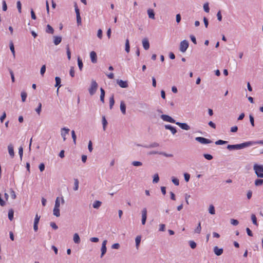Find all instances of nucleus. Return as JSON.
Returning <instances> with one entry per match:
<instances>
[{"label":"nucleus","instance_id":"obj_1","mask_svg":"<svg viewBox=\"0 0 263 263\" xmlns=\"http://www.w3.org/2000/svg\"><path fill=\"white\" fill-rule=\"evenodd\" d=\"M254 145V141H247L240 144L228 145L227 147V149L232 151L235 149H240L247 147H249Z\"/></svg>","mask_w":263,"mask_h":263},{"label":"nucleus","instance_id":"obj_2","mask_svg":"<svg viewBox=\"0 0 263 263\" xmlns=\"http://www.w3.org/2000/svg\"><path fill=\"white\" fill-rule=\"evenodd\" d=\"M253 169L258 177L263 178V165L255 164Z\"/></svg>","mask_w":263,"mask_h":263},{"label":"nucleus","instance_id":"obj_3","mask_svg":"<svg viewBox=\"0 0 263 263\" xmlns=\"http://www.w3.org/2000/svg\"><path fill=\"white\" fill-rule=\"evenodd\" d=\"M98 87V85L97 83L96 82V81L94 80H92L91 82L90 86L89 88L88 89L89 94L91 96L93 95L96 93Z\"/></svg>","mask_w":263,"mask_h":263},{"label":"nucleus","instance_id":"obj_4","mask_svg":"<svg viewBox=\"0 0 263 263\" xmlns=\"http://www.w3.org/2000/svg\"><path fill=\"white\" fill-rule=\"evenodd\" d=\"M189 42L186 40H183L180 42L179 49L182 52H185L189 47Z\"/></svg>","mask_w":263,"mask_h":263},{"label":"nucleus","instance_id":"obj_5","mask_svg":"<svg viewBox=\"0 0 263 263\" xmlns=\"http://www.w3.org/2000/svg\"><path fill=\"white\" fill-rule=\"evenodd\" d=\"M195 140L201 144H209L212 142V141L210 139L202 137H196Z\"/></svg>","mask_w":263,"mask_h":263},{"label":"nucleus","instance_id":"obj_6","mask_svg":"<svg viewBox=\"0 0 263 263\" xmlns=\"http://www.w3.org/2000/svg\"><path fill=\"white\" fill-rule=\"evenodd\" d=\"M161 118L164 121L172 123H176V121L172 118L171 117H170L168 115H162L160 116Z\"/></svg>","mask_w":263,"mask_h":263},{"label":"nucleus","instance_id":"obj_7","mask_svg":"<svg viewBox=\"0 0 263 263\" xmlns=\"http://www.w3.org/2000/svg\"><path fill=\"white\" fill-rule=\"evenodd\" d=\"M175 124L178 125L182 129L189 130L191 129L190 126L185 123L176 122Z\"/></svg>","mask_w":263,"mask_h":263},{"label":"nucleus","instance_id":"obj_8","mask_svg":"<svg viewBox=\"0 0 263 263\" xmlns=\"http://www.w3.org/2000/svg\"><path fill=\"white\" fill-rule=\"evenodd\" d=\"M147 218V210L146 208H143L142 211V219L141 222L143 225L145 224Z\"/></svg>","mask_w":263,"mask_h":263},{"label":"nucleus","instance_id":"obj_9","mask_svg":"<svg viewBox=\"0 0 263 263\" xmlns=\"http://www.w3.org/2000/svg\"><path fill=\"white\" fill-rule=\"evenodd\" d=\"M107 242V241L106 240H104L102 242V247L101 249V258H102L103 256L104 255V254L106 252L107 249H106V245Z\"/></svg>","mask_w":263,"mask_h":263},{"label":"nucleus","instance_id":"obj_10","mask_svg":"<svg viewBox=\"0 0 263 263\" xmlns=\"http://www.w3.org/2000/svg\"><path fill=\"white\" fill-rule=\"evenodd\" d=\"M117 83L120 86V87L126 88L128 87L127 81H124L122 80H117Z\"/></svg>","mask_w":263,"mask_h":263},{"label":"nucleus","instance_id":"obj_11","mask_svg":"<svg viewBox=\"0 0 263 263\" xmlns=\"http://www.w3.org/2000/svg\"><path fill=\"white\" fill-rule=\"evenodd\" d=\"M69 130V128L66 127H63L61 129V136L63 138L64 141L66 140V135L68 134Z\"/></svg>","mask_w":263,"mask_h":263},{"label":"nucleus","instance_id":"obj_12","mask_svg":"<svg viewBox=\"0 0 263 263\" xmlns=\"http://www.w3.org/2000/svg\"><path fill=\"white\" fill-rule=\"evenodd\" d=\"M215 255L217 256L221 255L223 252V250L222 248H219L217 246H215L213 249Z\"/></svg>","mask_w":263,"mask_h":263},{"label":"nucleus","instance_id":"obj_13","mask_svg":"<svg viewBox=\"0 0 263 263\" xmlns=\"http://www.w3.org/2000/svg\"><path fill=\"white\" fill-rule=\"evenodd\" d=\"M55 84L54 85V86L55 87H58L57 88V95L59 94V88L61 87V78L59 77H56L55 78Z\"/></svg>","mask_w":263,"mask_h":263},{"label":"nucleus","instance_id":"obj_14","mask_svg":"<svg viewBox=\"0 0 263 263\" xmlns=\"http://www.w3.org/2000/svg\"><path fill=\"white\" fill-rule=\"evenodd\" d=\"M137 146H143L144 147L147 148H154L156 147L159 146V144L157 142H153L152 144L149 145H142L140 144H137Z\"/></svg>","mask_w":263,"mask_h":263},{"label":"nucleus","instance_id":"obj_15","mask_svg":"<svg viewBox=\"0 0 263 263\" xmlns=\"http://www.w3.org/2000/svg\"><path fill=\"white\" fill-rule=\"evenodd\" d=\"M142 45L145 50H148L149 48V43L147 38H144L143 39Z\"/></svg>","mask_w":263,"mask_h":263},{"label":"nucleus","instance_id":"obj_16","mask_svg":"<svg viewBox=\"0 0 263 263\" xmlns=\"http://www.w3.org/2000/svg\"><path fill=\"white\" fill-rule=\"evenodd\" d=\"M91 61L93 63H96L97 62V56L96 53L92 51L90 53Z\"/></svg>","mask_w":263,"mask_h":263},{"label":"nucleus","instance_id":"obj_17","mask_svg":"<svg viewBox=\"0 0 263 263\" xmlns=\"http://www.w3.org/2000/svg\"><path fill=\"white\" fill-rule=\"evenodd\" d=\"M164 127L166 129L170 130L173 135H175L177 133L176 128L171 125H165Z\"/></svg>","mask_w":263,"mask_h":263},{"label":"nucleus","instance_id":"obj_18","mask_svg":"<svg viewBox=\"0 0 263 263\" xmlns=\"http://www.w3.org/2000/svg\"><path fill=\"white\" fill-rule=\"evenodd\" d=\"M62 41V37L60 36H53V43L55 45H59Z\"/></svg>","mask_w":263,"mask_h":263},{"label":"nucleus","instance_id":"obj_19","mask_svg":"<svg viewBox=\"0 0 263 263\" xmlns=\"http://www.w3.org/2000/svg\"><path fill=\"white\" fill-rule=\"evenodd\" d=\"M120 110L123 115L126 114V105L124 101H121L120 102Z\"/></svg>","mask_w":263,"mask_h":263},{"label":"nucleus","instance_id":"obj_20","mask_svg":"<svg viewBox=\"0 0 263 263\" xmlns=\"http://www.w3.org/2000/svg\"><path fill=\"white\" fill-rule=\"evenodd\" d=\"M147 14L148 15L149 18L152 19H155V12L152 9H148L147 11Z\"/></svg>","mask_w":263,"mask_h":263},{"label":"nucleus","instance_id":"obj_21","mask_svg":"<svg viewBox=\"0 0 263 263\" xmlns=\"http://www.w3.org/2000/svg\"><path fill=\"white\" fill-rule=\"evenodd\" d=\"M8 149L10 156L13 158L14 156V152L12 145L9 144L8 146Z\"/></svg>","mask_w":263,"mask_h":263},{"label":"nucleus","instance_id":"obj_22","mask_svg":"<svg viewBox=\"0 0 263 263\" xmlns=\"http://www.w3.org/2000/svg\"><path fill=\"white\" fill-rule=\"evenodd\" d=\"M101 95H100V101L103 103H104V98L105 95V91L102 88H100Z\"/></svg>","mask_w":263,"mask_h":263},{"label":"nucleus","instance_id":"obj_23","mask_svg":"<svg viewBox=\"0 0 263 263\" xmlns=\"http://www.w3.org/2000/svg\"><path fill=\"white\" fill-rule=\"evenodd\" d=\"M73 241H74V243H77V244H78L80 242V241H81L80 238L78 233H75L73 235Z\"/></svg>","mask_w":263,"mask_h":263},{"label":"nucleus","instance_id":"obj_24","mask_svg":"<svg viewBox=\"0 0 263 263\" xmlns=\"http://www.w3.org/2000/svg\"><path fill=\"white\" fill-rule=\"evenodd\" d=\"M141 240V236L140 235H138L136 237V239H135L136 247L137 249L139 248V246Z\"/></svg>","mask_w":263,"mask_h":263},{"label":"nucleus","instance_id":"obj_25","mask_svg":"<svg viewBox=\"0 0 263 263\" xmlns=\"http://www.w3.org/2000/svg\"><path fill=\"white\" fill-rule=\"evenodd\" d=\"M53 213L54 216L58 217H59L60 216L59 208L54 207Z\"/></svg>","mask_w":263,"mask_h":263},{"label":"nucleus","instance_id":"obj_26","mask_svg":"<svg viewBox=\"0 0 263 263\" xmlns=\"http://www.w3.org/2000/svg\"><path fill=\"white\" fill-rule=\"evenodd\" d=\"M10 49L13 55L14 58H15V49H14V46L13 43H12V41L10 42Z\"/></svg>","mask_w":263,"mask_h":263},{"label":"nucleus","instance_id":"obj_27","mask_svg":"<svg viewBox=\"0 0 263 263\" xmlns=\"http://www.w3.org/2000/svg\"><path fill=\"white\" fill-rule=\"evenodd\" d=\"M46 31L48 33L53 34L54 32V29L50 25L48 24L47 25Z\"/></svg>","mask_w":263,"mask_h":263},{"label":"nucleus","instance_id":"obj_28","mask_svg":"<svg viewBox=\"0 0 263 263\" xmlns=\"http://www.w3.org/2000/svg\"><path fill=\"white\" fill-rule=\"evenodd\" d=\"M101 204L102 202L101 201L96 200L93 202L92 206L95 209H98L101 205Z\"/></svg>","mask_w":263,"mask_h":263},{"label":"nucleus","instance_id":"obj_29","mask_svg":"<svg viewBox=\"0 0 263 263\" xmlns=\"http://www.w3.org/2000/svg\"><path fill=\"white\" fill-rule=\"evenodd\" d=\"M115 104L114 97L112 95L109 98V108L110 109H112L114 105Z\"/></svg>","mask_w":263,"mask_h":263},{"label":"nucleus","instance_id":"obj_30","mask_svg":"<svg viewBox=\"0 0 263 263\" xmlns=\"http://www.w3.org/2000/svg\"><path fill=\"white\" fill-rule=\"evenodd\" d=\"M13 215H14V211L11 209H10L8 211V218L10 220L12 221L13 219Z\"/></svg>","mask_w":263,"mask_h":263},{"label":"nucleus","instance_id":"obj_31","mask_svg":"<svg viewBox=\"0 0 263 263\" xmlns=\"http://www.w3.org/2000/svg\"><path fill=\"white\" fill-rule=\"evenodd\" d=\"M125 50L127 53H128L130 51V45L128 39L126 40Z\"/></svg>","mask_w":263,"mask_h":263},{"label":"nucleus","instance_id":"obj_32","mask_svg":"<svg viewBox=\"0 0 263 263\" xmlns=\"http://www.w3.org/2000/svg\"><path fill=\"white\" fill-rule=\"evenodd\" d=\"M159 181V177L157 173L155 174L153 177V183H157Z\"/></svg>","mask_w":263,"mask_h":263},{"label":"nucleus","instance_id":"obj_33","mask_svg":"<svg viewBox=\"0 0 263 263\" xmlns=\"http://www.w3.org/2000/svg\"><path fill=\"white\" fill-rule=\"evenodd\" d=\"M251 219L253 223L255 226H258V223L257 222V218L255 214H252L251 215Z\"/></svg>","mask_w":263,"mask_h":263},{"label":"nucleus","instance_id":"obj_34","mask_svg":"<svg viewBox=\"0 0 263 263\" xmlns=\"http://www.w3.org/2000/svg\"><path fill=\"white\" fill-rule=\"evenodd\" d=\"M209 212L212 215H214L215 214V208L213 205L211 204L210 205L209 208Z\"/></svg>","mask_w":263,"mask_h":263},{"label":"nucleus","instance_id":"obj_35","mask_svg":"<svg viewBox=\"0 0 263 263\" xmlns=\"http://www.w3.org/2000/svg\"><path fill=\"white\" fill-rule=\"evenodd\" d=\"M201 223H200V222H199L198 223V224L197 228L195 229L194 232L195 233L199 234L201 232Z\"/></svg>","mask_w":263,"mask_h":263},{"label":"nucleus","instance_id":"obj_36","mask_svg":"<svg viewBox=\"0 0 263 263\" xmlns=\"http://www.w3.org/2000/svg\"><path fill=\"white\" fill-rule=\"evenodd\" d=\"M78 65L80 70L81 71L83 68V64L82 60L80 58H78Z\"/></svg>","mask_w":263,"mask_h":263},{"label":"nucleus","instance_id":"obj_37","mask_svg":"<svg viewBox=\"0 0 263 263\" xmlns=\"http://www.w3.org/2000/svg\"><path fill=\"white\" fill-rule=\"evenodd\" d=\"M107 120L105 119V116H103L102 117V124H103V128L104 130H105L106 129V126L107 125Z\"/></svg>","mask_w":263,"mask_h":263},{"label":"nucleus","instance_id":"obj_38","mask_svg":"<svg viewBox=\"0 0 263 263\" xmlns=\"http://www.w3.org/2000/svg\"><path fill=\"white\" fill-rule=\"evenodd\" d=\"M74 182L73 190L74 191H77L78 190V188H79V180L78 179H74Z\"/></svg>","mask_w":263,"mask_h":263},{"label":"nucleus","instance_id":"obj_39","mask_svg":"<svg viewBox=\"0 0 263 263\" xmlns=\"http://www.w3.org/2000/svg\"><path fill=\"white\" fill-rule=\"evenodd\" d=\"M263 183V179H257L255 181V185L256 186H260Z\"/></svg>","mask_w":263,"mask_h":263},{"label":"nucleus","instance_id":"obj_40","mask_svg":"<svg viewBox=\"0 0 263 263\" xmlns=\"http://www.w3.org/2000/svg\"><path fill=\"white\" fill-rule=\"evenodd\" d=\"M189 245H190V247L193 249H194L196 248V246H197V244L193 240H190L189 241Z\"/></svg>","mask_w":263,"mask_h":263},{"label":"nucleus","instance_id":"obj_41","mask_svg":"<svg viewBox=\"0 0 263 263\" xmlns=\"http://www.w3.org/2000/svg\"><path fill=\"white\" fill-rule=\"evenodd\" d=\"M66 53H67V58L69 60H70L71 59V52H70L68 45H67L66 46Z\"/></svg>","mask_w":263,"mask_h":263},{"label":"nucleus","instance_id":"obj_42","mask_svg":"<svg viewBox=\"0 0 263 263\" xmlns=\"http://www.w3.org/2000/svg\"><path fill=\"white\" fill-rule=\"evenodd\" d=\"M74 10L76 13V16L80 15V10L77 6V4L75 2L74 4Z\"/></svg>","mask_w":263,"mask_h":263},{"label":"nucleus","instance_id":"obj_43","mask_svg":"<svg viewBox=\"0 0 263 263\" xmlns=\"http://www.w3.org/2000/svg\"><path fill=\"white\" fill-rule=\"evenodd\" d=\"M27 95L25 91H22L21 92V98L23 102H25L26 101Z\"/></svg>","mask_w":263,"mask_h":263},{"label":"nucleus","instance_id":"obj_44","mask_svg":"<svg viewBox=\"0 0 263 263\" xmlns=\"http://www.w3.org/2000/svg\"><path fill=\"white\" fill-rule=\"evenodd\" d=\"M228 143V141H224L222 140H218L215 142V144L216 145H222Z\"/></svg>","mask_w":263,"mask_h":263},{"label":"nucleus","instance_id":"obj_45","mask_svg":"<svg viewBox=\"0 0 263 263\" xmlns=\"http://www.w3.org/2000/svg\"><path fill=\"white\" fill-rule=\"evenodd\" d=\"M8 70H9V73H10V76H11V78L12 82H15V78H14V75L13 71L12 70V69H11L9 68H8Z\"/></svg>","mask_w":263,"mask_h":263},{"label":"nucleus","instance_id":"obj_46","mask_svg":"<svg viewBox=\"0 0 263 263\" xmlns=\"http://www.w3.org/2000/svg\"><path fill=\"white\" fill-rule=\"evenodd\" d=\"M203 9L205 12L208 13L210 11V8L209 6V4L208 3H205L203 5Z\"/></svg>","mask_w":263,"mask_h":263},{"label":"nucleus","instance_id":"obj_47","mask_svg":"<svg viewBox=\"0 0 263 263\" xmlns=\"http://www.w3.org/2000/svg\"><path fill=\"white\" fill-rule=\"evenodd\" d=\"M172 181L175 185H179V181L178 179L175 177H172Z\"/></svg>","mask_w":263,"mask_h":263},{"label":"nucleus","instance_id":"obj_48","mask_svg":"<svg viewBox=\"0 0 263 263\" xmlns=\"http://www.w3.org/2000/svg\"><path fill=\"white\" fill-rule=\"evenodd\" d=\"M16 6L19 13L22 12V5L20 1H17L16 3Z\"/></svg>","mask_w":263,"mask_h":263},{"label":"nucleus","instance_id":"obj_49","mask_svg":"<svg viewBox=\"0 0 263 263\" xmlns=\"http://www.w3.org/2000/svg\"><path fill=\"white\" fill-rule=\"evenodd\" d=\"M132 165L135 166H139L142 165V163L140 161H134L132 163Z\"/></svg>","mask_w":263,"mask_h":263},{"label":"nucleus","instance_id":"obj_50","mask_svg":"<svg viewBox=\"0 0 263 263\" xmlns=\"http://www.w3.org/2000/svg\"><path fill=\"white\" fill-rule=\"evenodd\" d=\"M71 136H72V138L73 139V143L74 144H76V143L77 136H76V135L75 134V132L74 130H72L71 131Z\"/></svg>","mask_w":263,"mask_h":263},{"label":"nucleus","instance_id":"obj_51","mask_svg":"<svg viewBox=\"0 0 263 263\" xmlns=\"http://www.w3.org/2000/svg\"><path fill=\"white\" fill-rule=\"evenodd\" d=\"M203 157L207 160H211L213 159V156L210 155V154H203Z\"/></svg>","mask_w":263,"mask_h":263},{"label":"nucleus","instance_id":"obj_52","mask_svg":"<svg viewBox=\"0 0 263 263\" xmlns=\"http://www.w3.org/2000/svg\"><path fill=\"white\" fill-rule=\"evenodd\" d=\"M184 177L185 181L187 182L189 181V180L190 179V175L187 173H185L184 174Z\"/></svg>","mask_w":263,"mask_h":263},{"label":"nucleus","instance_id":"obj_53","mask_svg":"<svg viewBox=\"0 0 263 263\" xmlns=\"http://www.w3.org/2000/svg\"><path fill=\"white\" fill-rule=\"evenodd\" d=\"M46 71V65H43L41 68V70H40V73H41V74L43 76L45 72Z\"/></svg>","mask_w":263,"mask_h":263},{"label":"nucleus","instance_id":"obj_54","mask_svg":"<svg viewBox=\"0 0 263 263\" xmlns=\"http://www.w3.org/2000/svg\"><path fill=\"white\" fill-rule=\"evenodd\" d=\"M41 109H42V103H39L37 108H36L35 109V111L39 115H40L41 113Z\"/></svg>","mask_w":263,"mask_h":263},{"label":"nucleus","instance_id":"obj_55","mask_svg":"<svg viewBox=\"0 0 263 263\" xmlns=\"http://www.w3.org/2000/svg\"><path fill=\"white\" fill-rule=\"evenodd\" d=\"M159 155H163V156H164L165 157H173V155H172V154H166V153L163 152H160V153H159Z\"/></svg>","mask_w":263,"mask_h":263},{"label":"nucleus","instance_id":"obj_56","mask_svg":"<svg viewBox=\"0 0 263 263\" xmlns=\"http://www.w3.org/2000/svg\"><path fill=\"white\" fill-rule=\"evenodd\" d=\"M18 154L20 156L21 159H22L23 154V148L22 146H20L18 148Z\"/></svg>","mask_w":263,"mask_h":263},{"label":"nucleus","instance_id":"obj_57","mask_svg":"<svg viewBox=\"0 0 263 263\" xmlns=\"http://www.w3.org/2000/svg\"><path fill=\"white\" fill-rule=\"evenodd\" d=\"M231 223L233 226H237L239 222L237 220L234 219H231Z\"/></svg>","mask_w":263,"mask_h":263},{"label":"nucleus","instance_id":"obj_58","mask_svg":"<svg viewBox=\"0 0 263 263\" xmlns=\"http://www.w3.org/2000/svg\"><path fill=\"white\" fill-rule=\"evenodd\" d=\"M250 122L252 126H254V119L252 115H250L249 116Z\"/></svg>","mask_w":263,"mask_h":263},{"label":"nucleus","instance_id":"obj_59","mask_svg":"<svg viewBox=\"0 0 263 263\" xmlns=\"http://www.w3.org/2000/svg\"><path fill=\"white\" fill-rule=\"evenodd\" d=\"M60 202L59 197H57L55 200V201L54 207L60 208Z\"/></svg>","mask_w":263,"mask_h":263},{"label":"nucleus","instance_id":"obj_60","mask_svg":"<svg viewBox=\"0 0 263 263\" xmlns=\"http://www.w3.org/2000/svg\"><path fill=\"white\" fill-rule=\"evenodd\" d=\"M2 5H3V6H2L3 10L4 11H6L7 10V6L6 1H3V3H2Z\"/></svg>","mask_w":263,"mask_h":263},{"label":"nucleus","instance_id":"obj_61","mask_svg":"<svg viewBox=\"0 0 263 263\" xmlns=\"http://www.w3.org/2000/svg\"><path fill=\"white\" fill-rule=\"evenodd\" d=\"M97 36L100 39H101L102 38V31L101 29H99L98 30L97 32Z\"/></svg>","mask_w":263,"mask_h":263},{"label":"nucleus","instance_id":"obj_62","mask_svg":"<svg viewBox=\"0 0 263 263\" xmlns=\"http://www.w3.org/2000/svg\"><path fill=\"white\" fill-rule=\"evenodd\" d=\"M88 150H89V151L90 152H91L92 149H93L92 143V142L91 141H89V142L88 143Z\"/></svg>","mask_w":263,"mask_h":263},{"label":"nucleus","instance_id":"obj_63","mask_svg":"<svg viewBox=\"0 0 263 263\" xmlns=\"http://www.w3.org/2000/svg\"><path fill=\"white\" fill-rule=\"evenodd\" d=\"M120 244L118 243H114L112 245L111 248L114 249H118L120 248Z\"/></svg>","mask_w":263,"mask_h":263},{"label":"nucleus","instance_id":"obj_64","mask_svg":"<svg viewBox=\"0 0 263 263\" xmlns=\"http://www.w3.org/2000/svg\"><path fill=\"white\" fill-rule=\"evenodd\" d=\"M139 105L140 107L142 108H147L148 107V105L145 103H140Z\"/></svg>","mask_w":263,"mask_h":263}]
</instances>
